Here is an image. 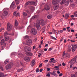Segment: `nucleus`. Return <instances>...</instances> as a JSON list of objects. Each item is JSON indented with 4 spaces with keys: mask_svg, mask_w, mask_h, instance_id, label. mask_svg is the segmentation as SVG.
I'll list each match as a JSON object with an SVG mask.
<instances>
[{
    "mask_svg": "<svg viewBox=\"0 0 77 77\" xmlns=\"http://www.w3.org/2000/svg\"><path fill=\"white\" fill-rule=\"evenodd\" d=\"M14 26L15 27H17L18 26V21L17 20H15V24L14 25Z\"/></svg>",
    "mask_w": 77,
    "mask_h": 77,
    "instance_id": "f3484780",
    "label": "nucleus"
},
{
    "mask_svg": "<svg viewBox=\"0 0 77 77\" xmlns=\"http://www.w3.org/2000/svg\"><path fill=\"white\" fill-rule=\"evenodd\" d=\"M53 50V48H51L49 49L48 51H51V50Z\"/></svg>",
    "mask_w": 77,
    "mask_h": 77,
    "instance_id": "58836bf2",
    "label": "nucleus"
},
{
    "mask_svg": "<svg viewBox=\"0 0 77 77\" xmlns=\"http://www.w3.org/2000/svg\"><path fill=\"white\" fill-rule=\"evenodd\" d=\"M0 68H3V65L0 63Z\"/></svg>",
    "mask_w": 77,
    "mask_h": 77,
    "instance_id": "ea45409f",
    "label": "nucleus"
},
{
    "mask_svg": "<svg viewBox=\"0 0 77 77\" xmlns=\"http://www.w3.org/2000/svg\"><path fill=\"white\" fill-rule=\"evenodd\" d=\"M15 2L14 1L11 5L10 8H13V9H14L15 8Z\"/></svg>",
    "mask_w": 77,
    "mask_h": 77,
    "instance_id": "9d476101",
    "label": "nucleus"
},
{
    "mask_svg": "<svg viewBox=\"0 0 77 77\" xmlns=\"http://www.w3.org/2000/svg\"><path fill=\"white\" fill-rule=\"evenodd\" d=\"M54 58H53L50 59V60H51V61H52L53 60H54Z\"/></svg>",
    "mask_w": 77,
    "mask_h": 77,
    "instance_id": "5fc2aeb1",
    "label": "nucleus"
},
{
    "mask_svg": "<svg viewBox=\"0 0 77 77\" xmlns=\"http://www.w3.org/2000/svg\"><path fill=\"white\" fill-rule=\"evenodd\" d=\"M29 8L30 9H31V10H34V9H35V7H33L32 6H30L29 7Z\"/></svg>",
    "mask_w": 77,
    "mask_h": 77,
    "instance_id": "bb28decb",
    "label": "nucleus"
},
{
    "mask_svg": "<svg viewBox=\"0 0 77 77\" xmlns=\"http://www.w3.org/2000/svg\"><path fill=\"white\" fill-rule=\"evenodd\" d=\"M12 26L9 23H8L7 24V30L8 31H10L12 30Z\"/></svg>",
    "mask_w": 77,
    "mask_h": 77,
    "instance_id": "423d86ee",
    "label": "nucleus"
},
{
    "mask_svg": "<svg viewBox=\"0 0 77 77\" xmlns=\"http://www.w3.org/2000/svg\"><path fill=\"white\" fill-rule=\"evenodd\" d=\"M50 24H49L47 26L48 29H49V27H50Z\"/></svg>",
    "mask_w": 77,
    "mask_h": 77,
    "instance_id": "4d7b16f0",
    "label": "nucleus"
},
{
    "mask_svg": "<svg viewBox=\"0 0 77 77\" xmlns=\"http://www.w3.org/2000/svg\"><path fill=\"white\" fill-rule=\"evenodd\" d=\"M35 59H34L31 62L30 65L31 67H33V66L35 65Z\"/></svg>",
    "mask_w": 77,
    "mask_h": 77,
    "instance_id": "f8f14e48",
    "label": "nucleus"
},
{
    "mask_svg": "<svg viewBox=\"0 0 77 77\" xmlns=\"http://www.w3.org/2000/svg\"><path fill=\"white\" fill-rule=\"evenodd\" d=\"M39 72V69L37 68L36 70V72Z\"/></svg>",
    "mask_w": 77,
    "mask_h": 77,
    "instance_id": "de8ad7c7",
    "label": "nucleus"
},
{
    "mask_svg": "<svg viewBox=\"0 0 77 77\" xmlns=\"http://www.w3.org/2000/svg\"><path fill=\"white\" fill-rule=\"evenodd\" d=\"M70 41L71 42H75V41L72 40H71Z\"/></svg>",
    "mask_w": 77,
    "mask_h": 77,
    "instance_id": "69168bd1",
    "label": "nucleus"
},
{
    "mask_svg": "<svg viewBox=\"0 0 77 77\" xmlns=\"http://www.w3.org/2000/svg\"><path fill=\"white\" fill-rule=\"evenodd\" d=\"M41 53H39L38 54V56L39 57H40V56H41Z\"/></svg>",
    "mask_w": 77,
    "mask_h": 77,
    "instance_id": "49530a36",
    "label": "nucleus"
},
{
    "mask_svg": "<svg viewBox=\"0 0 77 77\" xmlns=\"http://www.w3.org/2000/svg\"><path fill=\"white\" fill-rule=\"evenodd\" d=\"M23 16L25 17V16H26V15H27V13H26V12H23Z\"/></svg>",
    "mask_w": 77,
    "mask_h": 77,
    "instance_id": "f704fd0d",
    "label": "nucleus"
},
{
    "mask_svg": "<svg viewBox=\"0 0 77 77\" xmlns=\"http://www.w3.org/2000/svg\"><path fill=\"white\" fill-rule=\"evenodd\" d=\"M77 57V55H76L75 57H74L73 59H72L70 60L69 62V63H70L71 62V64L72 65H73L75 63V62H76V58Z\"/></svg>",
    "mask_w": 77,
    "mask_h": 77,
    "instance_id": "7ed1b4c3",
    "label": "nucleus"
},
{
    "mask_svg": "<svg viewBox=\"0 0 77 77\" xmlns=\"http://www.w3.org/2000/svg\"><path fill=\"white\" fill-rule=\"evenodd\" d=\"M26 55L27 56H32L33 55V53L31 52H26Z\"/></svg>",
    "mask_w": 77,
    "mask_h": 77,
    "instance_id": "4468645a",
    "label": "nucleus"
},
{
    "mask_svg": "<svg viewBox=\"0 0 77 77\" xmlns=\"http://www.w3.org/2000/svg\"><path fill=\"white\" fill-rule=\"evenodd\" d=\"M9 39V38L8 37H6L5 38V41H8Z\"/></svg>",
    "mask_w": 77,
    "mask_h": 77,
    "instance_id": "c9c22d12",
    "label": "nucleus"
},
{
    "mask_svg": "<svg viewBox=\"0 0 77 77\" xmlns=\"http://www.w3.org/2000/svg\"><path fill=\"white\" fill-rule=\"evenodd\" d=\"M13 63H10L6 66V68H12L13 66Z\"/></svg>",
    "mask_w": 77,
    "mask_h": 77,
    "instance_id": "9b49d317",
    "label": "nucleus"
},
{
    "mask_svg": "<svg viewBox=\"0 0 77 77\" xmlns=\"http://www.w3.org/2000/svg\"><path fill=\"white\" fill-rule=\"evenodd\" d=\"M50 36L51 39H54V40H57V39L53 36Z\"/></svg>",
    "mask_w": 77,
    "mask_h": 77,
    "instance_id": "c85d7f7f",
    "label": "nucleus"
},
{
    "mask_svg": "<svg viewBox=\"0 0 77 77\" xmlns=\"http://www.w3.org/2000/svg\"><path fill=\"white\" fill-rule=\"evenodd\" d=\"M65 2H66V0H62V2L60 3V5H63Z\"/></svg>",
    "mask_w": 77,
    "mask_h": 77,
    "instance_id": "412c9836",
    "label": "nucleus"
},
{
    "mask_svg": "<svg viewBox=\"0 0 77 77\" xmlns=\"http://www.w3.org/2000/svg\"><path fill=\"white\" fill-rule=\"evenodd\" d=\"M8 62H9V60H6L4 61V63L5 64H7L8 63Z\"/></svg>",
    "mask_w": 77,
    "mask_h": 77,
    "instance_id": "7c9ffc66",
    "label": "nucleus"
},
{
    "mask_svg": "<svg viewBox=\"0 0 77 77\" xmlns=\"http://www.w3.org/2000/svg\"><path fill=\"white\" fill-rule=\"evenodd\" d=\"M16 54H17L16 53V52H13L11 54V55L13 56V57H14L15 56V55H16Z\"/></svg>",
    "mask_w": 77,
    "mask_h": 77,
    "instance_id": "4be33fe9",
    "label": "nucleus"
},
{
    "mask_svg": "<svg viewBox=\"0 0 77 77\" xmlns=\"http://www.w3.org/2000/svg\"><path fill=\"white\" fill-rule=\"evenodd\" d=\"M48 44H46L45 46V47H48Z\"/></svg>",
    "mask_w": 77,
    "mask_h": 77,
    "instance_id": "052dcab7",
    "label": "nucleus"
},
{
    "mask_svg": "<svg viewBox=\"0 0 77 77\" xmlns=\"http://www.w3.org/2000/svg\"><path fill=\"white\" fill-rule=\"evenodd\" d=\"M15 2L17 5L19 4V0H15Z\"/></svg>",
    "mask_w": 77,
    "mask_h": 77,
    "instance_id": "b1692460",
    "label": "nucleus"
},
{
    "mask_svg": "<svg viewBox=\"0 0 77 77\" xmlns=\"http://www.w3.org/2000/svg\"><path fill=\"white\" fill-rule=\"evenodd\" d=\"M47 17L48 19H51V18H52L53 16L52 15H49L47 16Z\"/></svg>",
    "mask_w": 77,
    "mask_h": 77,
    "instance_id": "6ab92c4d",
    "label": "nucleus"
},
{
    "mask_svg": "<svg viewBox=\"0 0 77 77\" xmlns=\"http://www.w3.org/2000/svg\"><path fill=\"white\" fill-rule=\"evenodd\" d=\"M26 12H27V13H29V10H26Z\"/></svg>",
    "mask_w": 77,
    "mask_h": 77,
    "instance_id": "09e8293b",
    "label": "nucleus"
},
{
    "mask_svg": "<svg viewBox=\"0 0 77 77\" xmlns=\"http://www.w3.org/2000/svg\"><path fill=\"white\" fill-rule=\"evenodd\" d=\"M23 26H20L19 27V29H23Z\"/></svg>",
    "mask_w": 77,
    "mask_h": 77,
    "instance_id": "13d9d810",
    "label": "nucleus"
},
{
    "mask_svg": "<svg viewBox=\"0 0 77 77\" xmlns=\"http://www.w3.org/2000/svg\"><path fill=\"white\" fill-rule=\"evenodd\" d=\"M31 32L34 35H36V33H37V31L34 28H32L31 29Z\"/></svg>",
    "mask_w": 77,
    "mask_h": 77,
    "instance_id": "39448f33",
    "label": "nucleus"
},
{
    "mask_svg": "<svg viewBox=\"0 0 77 77\" xmlns=\"http://www.w3.org/2000/svg\"><path fill=\"white\" fill-rule=\"evenodd\" d=\"M44 9H45L46 11H48L50 9V6L49 5H47L45 6Z\"/></svg>",
    "mask_w": 77,
    "mask_h": 77,
    "instance_id": "ddd939ff",
    "label": "nucleus"
},
{
    "mask_svg": "<svg viewBox=\"0 0 77 77\" xmlns=\"http://www.w3.org/2000/svg\"><path fill=\"white\" fill-rule=\"evenodd\" d=\"M62 65H63V66H65V65H66V64L65 63H63L62 64Z\"/></svg>",
    "mask_w": 77,
    "mask_h": 77,
    "instance_id": "37998d69",
    "label": "nucleus"
},
{
    "mask_svg": "<svg viewBox=\"0 0 77 77\" xmlns=\"http://www.w3.org/2000/svg\"><path fill=\"white\" fill-rule=\"evenodd\" d=\"M42 63H41L40 65H39V66L40 67H42Z\"/></svg>",
    "mask_w": 77,
    "mask_h": 77,
    "instance_id": "79ce46f5",
    "label": "nucleus"
},
{
    "mask_svg": "<svg viewBox=\"0 0 77 77\" xmlns=\"http://www.w3.org/2000/svg\"><path fill=\"white\" fill-rule=\"evenodd\" d=\"M38 48H41V45H39Z\"/></svg>",
    "mask_w": 77,
    "mask_h": 77,
    "instance_id": "bf43d9fd",
    "label": "nucleus"
},
{
    "mask_svg": "<svg viewBox=\"0 0 77 77\" xmlns=\"http://www.w3.org/2000/svg\"><path fill=\"white\" fill-rule=\"evenodd\" d=\"M50 68H47V70L49 71H50Z\"/></svg>",
    "mask_w": 77,
    "mask_h": 77,
    "instance_id": "338daca9",
    "label": "nucleus"
},
{
    "mask_svg": "<svg viewBox=\"0 0 77 77\" xmlns=\"http://www.w3.org/2000/svg\"><path fill=\"white\" fill-rule=\"evenodd\" d=\"M54 76H58V75H57V74L56 73L54 74Z\"/></svg>",
    "mask_w": 77,
    "mask_h": 77,
    "instance_id": "603ef678",
    "label": "nucleus"
},
{
    "mask_svg": "<svg viewBox=\"0 0 77 77\" xmlns=\"http://www.w3.org/2000/svg\"><path fill=\"white\" fill-rule=\"evenodd\" d=\"M26 5H33L34 6H36L37 4L36 2L33 1H29L27 2L26 4Z\"/></svg>",
    "mask_w": 77,
    "mask_h": 77,
    "instance_id": "20e7f679",
    "label": "nucleus"
},
{
    "mask_svg": "<svg viewBox=\"0 0 77 77\" xmlns=\"http://www.w3.org/2000/svg\"><path fill=\"white\" fill-rule=\"evenodd\" d=\"M20 15V14L19 13H18L16 15H15L16 17H18V16H19Z\"/></svg>",
    "mask_w": 77,
    "mask_h": 77,
    "instance_id": "a19ab883",
    "label": "nucleus"
},
{
    "mask_svg": "<svg viewBox=\"0 0 77 77\" xmlns=\"http://www.w3.org/2000/svg\"><path fill=\"white\" fill-rule=\"evenodd\" d=\"M38 17V15H36L35 16H34L32 17L30 19V20H34V19H35V18H36Z\"/></svg>",
    "mask_w": 77,
    "mask_h": 77,
    "instance_id": "a211bd4d",
    "label": "nucleus"
},
{
    "mask_svg": "<svg viewBox=\"0 0 77 77\" xmlns=\"http://www.w3.org/2000/svg\"><path fill=\"white\" fill-rule=\"evenodd\" d=\"M62 32H63V30H61L60 31L58 30V33H59V34H60V33H62Z\"/></svg>",
    "mask_w": 77,
    "mask_h": 77,
    "instance_id": "473e14b6",
    "label": "nucleus"
},
{
    "mask_svg": "<svg viewBox=\"0 0 77 77\" xmlns=\"http://www.w3.org/2000/svg\"><path fill=\"white\" fill-rule=\"evenodd\" d=\"M1 44H3L5 43V40H4V39H3L2 40H1Z\"/></svg>",
    "mask_w": 77,
    "mask_h": 77,
    "instance_id": "72a5a7b5",
    "label": "nucleus"
},
{
    "mask_svg": "<svg viewBox=\"0 0 77 77\" xmlns=\"http://www.w3.org/2000/svg\"><path fill=\"white\" fill-rule=\"evenodd\" d=\"M47 77H50V74H47L46 75Z\"/></svg>",
    "mask_w": 77,
    "mask_h": 77,
    "instance_id": "3c124183",
    "label": "nucleus"
},
{
    "mask_svg": "<svg viewBox=\"0 0 77 77\" xmlns=\"http://www.w3.org/2000/svg\"><path fill=\"white\" fill-rule=\"evenodd\" d=\"M20 6H18L17 7V9L18 10H19L20 9Z\"/></svg>",
    "mask_w": 77,
    "mask_h": 77,
    "instance_id": "6e6d98bb",
    "label": "nucleus"
},
{
    "mask_svg": "<svg viewBox=\"0 0 77 77\" xmlns=\"http://www.w3.org/2000/svg\"><path fill=\"white\" fill-rule=\"evenodd\" d=\"M43 70V69H41L39 70V72H41Z\"/></svg>",
    "mask_w": 77,
    "mask_h": 77,
    "instance_id": "864d4df0",
    "label": "nucleus"
},
{
    "mask_svg": "<svg viewBox=\"0 0 77 77\" xmlns=\"http://www.w3.org/2000/svg\"><path fill=\"white\" fill-rule=\"evenodd\" d=\"M8 12L7 11H5L3 12V15L4 16H6L8 15Z\"/></svg>",
    "mask_w": 77,
    "mask_h": 77,
    "instance_id": "dca6fc26",
    "label": "nucleus"
},
{
    "mask_svg": "<svg viewBox=\"0 0 77 77\" xmlns=\"http://www.w3.org/2000/svg\"><path fill=\"white\" fill-rule=\"evenodd\" d=\"M23 56V54L21 53H20L18 54V57H20Z\"/></svg>",
    "mask_w": 77,
    "mask_h": 77,
    "instance_id": "a878e982",
    "label": "nucleus"
},
{
    "mask_svg": "<svg viewBox=\"0 0 77 77\" xmlns=\"http://www.w3.org/2000/svg\"><path fill=\"white\" fill-rule=\"evenodd\" d=\"M57 74H60V71H58L57 72Z\"/></svg>",
    "mask_w": 77,
    "mask_h": 77,
    "instance_id": "774afa93",
    "label": "nucleus"
},
{
    "mask_svg": "<svg viewBox=\"0 0 77 77\" xmlns=\"http://www.w3.org/2000/svg\"><path fill=\"white\" fill-rule=\"evenodd\" d=\"M74 4H71L70 5V6H71L72 7H73V6H74Z\"/></svg>",
    "mask_w": 77,
    "mask_h": 77,
    "instance_id": "a18cd8bd",
    "label": "nucleus"
},
{
    "mask_svg": "<svg viewBox=\"0 0 77 77\" xmlns=\"http://www.w3.org/2000/svg\"><path fill=\"white\" fill-rule=\"evenodd\" d=\"M69 17V14H66L65 15V18L66 19H68Z\"/></svg>",
    "mask_w": 77,
    "mask_h": 77,
    "instance_id": "aec40b11",
    "label": "nucleus"
},
{
    "mask_svg": "<svg viewBox=\"0 0 77 77\" xmlns=\"http://www.w3.org/2000/svg\"><path fill=\"white\" fill-rule=\"evenodd\" d=\"M62 75H63V74L61 73L59 75V77H61V76H62Z\"/></svg>",
    "mask_w": 77,
    "mask_h": 77,
    "instance_id": "8fccbe9b",
    "label": "nucleus"
},
{
    "mask_svg": "<svg viewBox=\"0 0 77 77\" xmlns=\"http://www.w3.org/2000/svg\"><path fill=\"white\" fill-rule=\"evenodd\" d=\"M29 37L28 35H26L24 37V39H29Z\"/></svg>",
    "mask_w": 77,
    "mask_h": 77,
    "instance_id": "e433bc0d",
    "label": "nucleus"
},
{
    "mask_svg": "<svg viewBox=\"0 0 77 77\" xmlns=\"http://www.w3.org/2000/svg\"><path fill=\"white\" fill-rule=\"evenodd\" d=\"M41 23L42 26H44L45 24H47V21L45 20H44L43 19H41L39 21H37L35 24V26L38 30H41V26H40Z\"/></svg>",
    "mask_w": 77,
    "mask_h": 77,
    "instance_id": "f257e3e1",
    "label": "nucleus"
},
{
    "mask_svg": "<svg viewBox=\"0 0 77 77\" xmlns=\"http://www.w3.org/2000/svg\"><path fill=\"white\" fill-rule=\"evenodd\" d=\"M0 69L2 70V71H3L4 69H3V68H0Z\"/></svg>",
    "mask_w": 77,
    "mask_h": 77,
    "instance_id": "0e129e2a",
    "label": "nucleus"
},
{
    "mask_svg": "<svg viewBox=\"0 0 77 77\" xmlns=\"http://www.w3.org/2000/svg\"><path fill=\"white\" fill-rule=\"evenodd\" d=\"M72 51H75V49L77 48V45H72Z\"/></svg>",
    "mask_w": 77,
    "mask_h": 77,
    "instance_id": "6e6552de",
    "label": "nucleus"
},
{
    "mask_svg": "<svg viewBox=\"0 0 77 77\" xmlns=\"http://www.w3.org/2000/svg\"><path fill=\"white\" fill-rule=\"evenodd\" d=\"M32 40L30 39H28L26 40V43L27 45L31 44H32Z\"/></svg>",
    "mask_w": 77,
    "mask_h": 77,
    "instance_id": "1a4fd4ad",
    "label": "nucleus"
},
{
    "mask_svg": "<svg viewBox=\"0 0 77 77\" xmlns=\"http://www.w3.org/2000/svg\"><path fill=\"white\" fill-rule=\"evenodd\" d=\"M60 0H54L52 1V3L54 5H55V6L54 8V10H57L59 6V2H60Z\"/></svg>",
    "mask_w": 77,
    "mask_h": 77,
    "instance_id": "f03ea898",
    "label": "nucleus"
},
{
    "mask_svg": "<svg viewBox=\"0 0 77 77\" xmlns=\"http://www.w3.org/2000/svg\"><path fill=\"white\" fill-rule=\"evenodd\" d=\"M65 56H66V57H68V55H65V53H63V56H62V57L63 58V57Z\"/></svg>",
    "mask_w": 77,
    "mask_h": 77,
    "instance_id": "c756f323",
    "label": "nucleus"
},
{
    "mask_svg": "<svg viewBox=\"0 0 77 77\" xmlns=\"http://www.w3.org/2000/svg\"><path fill=\"white\" fill-rule=\"evenodd\" d=\"M69 2L68 1H67L65 3V5L66 6H68L69 5Z\"/></svg>",
    "mask_w": 77,
    "mask_h": 77,
    "instance_id": "4c0bfd02",
    "label": "nucleus"
},
{
    "mask_svg": "<svg viewBox=\"0 0 77 77\" xmlns=\"http://www.w3.org/2000/svg\"><path fill=\"white\" fill-rule=\"evenodd\" d=\"M4 76V74H3V73L0 72V77H3Z\"/></svg>",
    "mask_w": 77,
    "mask_h": 77,
    "instance_id": "5701e85b",
    "label": "nucleus"
},
{
    "mask_svg": "<svg viewBox=\"0 0 77 77\" xmlns=\"http://www.w3.org/2000/svg\"><path fill=\"white\" fill-rule=\"evenodd\" d=\"M24 60H25V61H26V62H29V61L30 60V58L27 57H26L24 58Z\"/></svg>",
    "mask_w": 77,
    "mask_h": 77,
    "instance_id": "2eb2a0df",
    "label": "nucleus"
},
{
    "mask_svg": "<svg viewBox=\"0 0 77 77\" xmlns=\"http://www.w3.org/2000/svg\"><path fill=\"white\" fill-rule=\"evenodd\" d=\"M2 50H3V49H4L5 48V47H4L3 46H2Z\"/></svg>",
    "mask_w": 77,
    "mask_h": 77,
    "instance_id": "e2e57ef3",
    "label": "nucleus"
},
{
    "mask_svg": "<svg viewBox=\"0 0 77 77\" xmlns=\"http://www.w3.org/2000/svg\"><path fill=\"white\" fill-rule=\"evenodd\" d=\"M75 17H77V11L75 12L74 13Z\"/></svg>",
    "mask_w": 77,
    "mask_h": 77,
    "instance_id": "2f4dec72",
    "label": "nucleus"
},
{
    "mask_svg": "<svg viewBox=\"0 0 77 77\" xmlns=\"http://www.w3.org/2000/svg\"><path fill=\"white\" fill-rule=\"evenodd\" d=\"M2 30H4V29L2 28L1 29H0V32H2Z\"/></svg>",
    "mask_w": 77,
    "mask_h": 77,
    "instance_id": "680f3d73",
    "label": "nucleus"
},
{
    "mask_svg": "<svg viewBox=\"0 0 77 77\" xmlns=\"http://www.w3.org/2000/svg\"><path fill=\"white\" fill-rule=\"evenodd\" d=\"M24 49L27 52V51H29V52H30L31 51V48L27 46H25L24 48Z\"/></svg>",
    "mask_w": 77,
    "mask_h": 77,
    "instance_id": "0eeeda50",
    "label": "nucleus"
},
{
    "mask_svg": "<svg viewBox=\"0 0 77 77\" xmlns=\"http://www.w3.org/2000/svg\"><path fill=\"white\" fill-rule=\"evenodd\" d=\"M48 61V60H46L44 61V62H45V63H47V62Z\"/></svg>",
    "mask_w": 77,
    "mask_h": 77,
    "instance_id": "c03bdc74",
    "label": "nucleus"
},
{
    "mask_svg": "<svg viewBox=\"0 0 77 77\" xmlns=\"http://www.w3.org/2000/svg\"><path fill=\"white\" fill-rule=\"evenodd\" d=\"M57 61L56 60H54L53 61H49V63H56V62Z\"/></svg>",
    "mask_w": 77,
    "mask_h": 77,
    "instance_id": "cd10ccee",
    "label": "nucleus"
},
{
    "mask_svg": "<svg viewBox=\"0 0 77 77\" xmlns=\"http://www.w3.org/2000/svg\"><path fill=\"white\" fill-rule=\"evenodd\" d=\"M9 35V34L7 32H4V36L5 37V36H7V35Z\"/></svg>",
    "mask_w": 77,
    "mask_h": 77,
    "instance_id": "393cba45",
    "label": "nucleus"
}]
</instances>
